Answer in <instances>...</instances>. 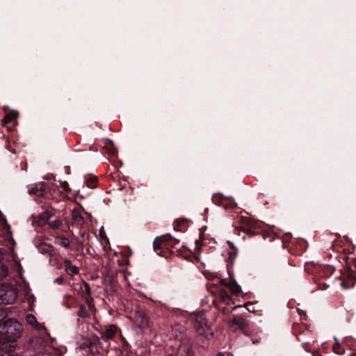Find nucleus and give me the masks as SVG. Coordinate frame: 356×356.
Wrapping results in <instances>:
<instances>
[{
	"instance_id": "nucleus-1",
	"label": "nucleus",
	"mask_w": 356,
	"mask_h": 356,
	"mask_svg": "<svg viewBox=\"0 0 356 356\" xmlns=\"http://www.w3.org/2000/svg\"><path fill=\"white\" fill-rule=\"evenodd\" d=\"M193 325L197 332L200 335H204L208 338L213 334L209 326L207 325L204 313H198L195 315Z\"/></svg>"
},
{
	"instance_id": "nucleus-2",
	"label": "nucleus",
	"mask_w": 356,
	"mask_h": 356,
	"mask_svg": "<svg viewBox=\"0 0 356 356\" xmlns=\"http://www.w3.org/2000/svg\"><path fill=\"white\" fill-rule=\"evenodd\" d=\"M16 298L15 288L8 284H0V304H12Z\"/></svg>"
},
{
	"instance_id": "nucleus-3",
	"label": "nucleus",
	"mask_w": 356,
	"mask_h": 356,
	"mask_svg": "<svg viewBox=\"0 0 356 356\" xmlns=\"http://www.w3.org/2000/svg\"><path fill=\"white\" fill-rule=\"evenodd\" d=\"M134 321L136 325L140 330H143L147 327L148 320L141 311H137L136 312Z\"/></svg>"
},
{
	"instance_id": "nucleus-4",
	"label": "nucleus",
	"mask_w": 356,
	"mask_h": 356,
	"mask_svg": "<svg viewBox=\"0 0 356 356\" xmlns=\"http://www.w3.org/2000/svg\"><path fill=\"white\" fill-rule=\"evenodd\" d=\"M26 322L29 325L31 326L36 330H45L44 326L42 324L38 323L36 318L33 314H30L26 316Z\"/></svg>"
},
{
	"instance_id": "nucleus-5",
	"label": "nucleus",
	"mask_w": 356,
	"mask_h": 356,
	"mask_svg": "<svg viewBox=\"0 0 356 356\" xmlns=\"http://www.w3.org/2000/svg\"><path fill=\"white\" fill-rule=\"evenodd\" d=\"M346 280L341 282L343 289H348L355 285L356 282V274L352 271H348L346 275Z\"/></svg>"
},
{
	"instance_id": "nucleus-6",
	"label": "nucleus",
	"mask_w": 356,
	"mask_h": 356,
	"mask_svg": "<svg viewBox=\"0 0 356 356\" xmlns=\"http://www.w3.org/2000/svg\"><path fill=\"white\" fill-rule=\"evenodd\" d=\"M44 184L39 183L35 186H29L28 192L29 194H34L37 196H41L43 194Z\"/></svg>"
},
{
	"instance_id": "nucleus-7",
	"label": "nucleus",
	"mask_w": 356,
	"mask_h": 356,
	"mask_svg": "<svg viewBox=\"0 0 356 356\" xmlns=\"http://www.w3.org/2000/svg\"><path fill=\"white\" fill-rule=\"evenodd\" d=\"M64 264L65 270L70 275L73 276L79 273L78 268L72 265L70 261H65Z\"/></svg>"
},
{
	"instance_id": "nucleus-8",
	"label": "nucleus",
	"mask_w": 356,
	"mask_h": 356,
	"mask_svg": "<svg viewBox=\"0 0 356 356\" xmlns=\"http://www.w3.org/2000/svg\"><path fill=\"white\" fill-rule=\"evenodd\" d=\"M18 115V111L15 110L10 111L4 117L3 120L5 122H10L15 120L17 118Z\"/></svg>"
},
{
	"instance_id": "nucleus-9",
	"label": "nucleus",
	"mask_w": 356,
	"mask_h": 356,
	"mask_svg": "<svg viewBox=\"0 0 356 356\" xmlns=\"http://www.w3.org/2000/svg\"><path fill=\"white\" fill-rule=\"evenodd\" d=\"M227 286L230 289V290L232 291L234 294H239L241 293V287L240 286L236 283L235 280L230 281Z\"/></svg>"
},
{
	"instance_id": "nucleus-10",
	"label": "nucleus",
	"mask_w": 356,
	"mask_h": 356,
	"mask_svg": "<svg viewBox=\"0 0 356 356\" xmlns=\"http://www.w3.org/2000/svg\"><path fill=\"white\" fill-rule=\"evenodd\" d=\"M116 332V327L113 325L109 326V327L105 331L104 337L106 339H109L113 337Z\"/></svg>"
},
{
	"instance_id": "nucleus-11",
	"label": "nucleus",
	"mask_w": 356,
	"mask_h": 356,
	"mask_svg": "<svg viewBox=\"0 0 356 356\" xmlns=\"http://www.w3.org/2000/svg\"><path fill=\"white\" fill-rule=\"evenodd\" d=\"M236 325L238 327H243L245 325V321L241 316H235L232 321V325Z\"/></svg>"
},
{
	"instance_id": "nucleus-12",
	"label": "nucleus",
	"mask_w": 356,
	"mask_h": 356,
	"mask_svg": "<svg viewBox=\"0 0 356 356\" xmlns=\"http://www.w3.org/2000/svg\"><path fill=\"white\" fill-rule=\"evenodd\" d=\"M225 200H227L229 202V204H227L223 202H222V204L225 208H234L237 206L236 203H235L232 197H225Z\"/></svg>"
},
{
	"instance_id": "nucleus-13",
	"label": "nucleus",
	"mask_w": 356,
	"mask_h": 356,
	"mask_svg": "<svg viewBox=\"0 0 356 356\" xmlns=\"http://www.w3.org/2000/svg\"><path fill=\"white\" fill-rule=\"evenodd\" d=\"M72 218L74 221L79 222L82 220V215L81 213L77 210H73L72 212Z\"/></svg>"
},
{
	"instance_id": "nucleus-14",
	"label": "nucleus",
	"mask_w": 356,
	"mask_h": 356,
	"mask_svg": "<svg viewBox=\"0 0 356 356\" xmlns=\"http://www.w3.org/2000/svg\"><path fill=\"white\" fill-rule=\"evenodd\" d=\"M57 243L65 248H68L70 242L67 238H61L58 239Z\"/></svg>"
},
{
	"instance_id": "nucleus-15",
	"label": "nucleus",
	"mask_w": 356,
	"mask_h": 356,
	"mask_svg": "<svg viewBox=\"0 0 356 356\" xmlns=\"http://www.w3.org/2000/svg\"><path fill=\"white\" fill-rule=\"evenodd\" d=\"M334 339L336 341V343L333 346L334 351L337 354L342 355L344 353V350H339V343H338L336 338H334Z\"/></svg>"
},
{
	"instance_id": "nucleus-16",
	"label": "nucleus",
	"mask_w": 356,
	"mask_h": 356,
	"mask_svg": "<svg viewBox=\"0 0 356 356\" xmlns=\"http://www.w3.org/2000/svg\"><path fill=\"white\" fill-rule=\"evenodd\" d=\"M60 222L58 220H55L49 222V226L53 229H57L60 227Z\"/></svg>"
},
{
	"instance_id": "nucleus-17",
	"label": "nucleus",
	"mask_w": 356,
	"mask_h": 356,
	"mask_svg": "<svg viewBox=\"0 0 356 356\" xmlns=\"http://www.w3.org/2000/svg\"><path fill=\"white\" fill-rule=\"evenodd\" d=\"M8 274V270L3 266H0V280L6 277Z\"/></svg>"
},
{
	"instance_id": "nucleus-18",
	"label": "nucleus",
	"mask_w": 356,
	"mask_h": 356,
	"mask_svg": "<svg viewBox=\"0 0 356 356\" xmlns=\"http://www.w3.org/2000/svg\"><path fill=\"white\" fill-rule=\"evenodd\" d=\"M161 242V238H156V239L154 240V248L155 251H156L157 249L160 248Z\"/></svg>"
},
{
	"instance_id": "nucleus-19",
	"label": "nucleus",
	"mask_w": 356,
	"mask_h": 356,
	"mask_svg": "<svg viewBox=\"0 0 356 356\" xmlns=\"http://www.w3.org/2000/svg\"><path fill=\"white\" fill-rule=\"evenodd\" d=\"M87 185L89 188H93L96 186V181L92 180L91 181H88Z\"/></svg>"
},
{
	"instance_id": "nucleus-20",
	"label": "nucleus",
	"mask_w": 356,
	"mask_h": 356,
	"mask_svg": "<svg viewBox=\"0 0 356 356\" xmlns=\"http://www.w3.org/2000/svg\"><path fill=\"white\" fill-rule=\"evenodd\" d=\"M99 231H100V236L103 238L104 236V231H103V227H102Z\"/></svg>"
},
{
	"instance_id": "nucleus-21",
	"label": "nucleus",
	"mask_w": 356,
	"mask_h": 356,
	"mask_svg": "<svg viewBox=\"0 0 356 356\" xmlns=\"http://www.w3.org/2000/svg\"><path fill=\"white\" fill-rule=\"evenodd\" d=\"M67 183H64V184H63V188H64L65 189H67Z\"/></svg>"
},
{
	"instance_id": "nucleus-22",
	"label": "nucleus",
	"mask_w": 356,
	"mask_h": 356,
	"mask_svg": "<svg viewBox=\"0 0 356 356\" xmlns=\"http://www.w3.org/2000/svg\"><path fill=\"white\" fill-rule=\"evenodd\" d=\"M3 319V314L0 312V321Z\"/></svg>"
},
{
	"instance_id": "nucleus-23",
	"label": "nucleus",
	"mask_w": 356,
	"mask_h": 356,
	"mask_svg": "<svg viewBox=\"0 0 356 356\" xmlns=\"http://www.w3.org/2000/svg\"><path fill=\"white\" fill-rule=\"evenodd\" d=\"M221 295L222 296V297H224V296H226V293L225 292H221Z\"/></svg>"
},
{
	"instance_id": "nucleus-24",
	"label": "nucleus",
	"mask_w": 356,
	"mask_h": 356,
	"mask_svg": "<svg viewBox=\"0 0 356 356\" xmlns=\"http://www.w3.org/2000/svg\"><path fill=\"white\" fill-rule=\"evenodd\" d=\"M86 288L89 289V286L88 284H86Z\"/></svg>"
},
{
	"instance_id": "nucleus-25",
	"label": "nucleus",
	"mask_w": 356,
	"mask_h": 356,
	"mask_svg": "<svg viewBox=\"0 0 356 356\" xmlns=\"http://www.w3.org/2000/svg\"><path fill=\"white\" fill-rule=\"evenodd\" d=\"M8 356H10L9 355H8Z\"/></svg>"
}]
</instances>
